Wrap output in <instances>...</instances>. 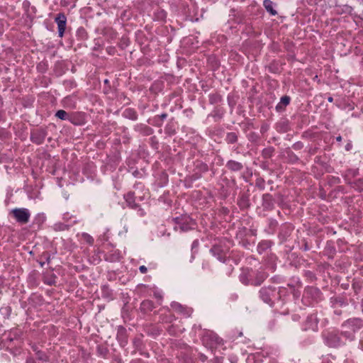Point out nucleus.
Instances as JSON below:
<instances>
[{
	"label": "nucleus",
	"instance_id": "14",
	"mask_svg": "<svg viewBox=\"0 0 363 363\" xmlns=\"http://www.w3.org/2000/svg\"><path fill=\"white\" fill-rule=\"evenodd\" d=\"M328 101H330V102H331V101H333V98H332V97H330V98L328 99Z\"/></svg>",
	"mask_w": 363,
	"mask_h": 363
},
{
	"label": "nucleus",
	"instance_id": "2",
	"mask_svg": "<svg viewBox=\"0 0 363 363\" xmlns=\"http://www.w3.org/2000/svg\"><path fill=\"white\" fill-rule=\"evenodd\" d=\"M57 24L58 35L60 38L64 35L66 28L67 18L64 13H59L55 19Z\"/></svg>",
	"mask_w": 363,
	"mask_h": 363
},
{
	"label": "nucleus",
	"instance_id": "7",
	"mask_svg": "<svg viewBox=\"0 0 363 363\" xmlns=\"http://www.w3.org/2000/svg\"><path fill=\"white\" fill-rule=\"evenodd\" d=\"M84 239L89 243H92L94 241V239L89 235L84 234L83 235Z\"/></svg>",
	"mask_w": 363,
	"mask_h": 363
},
{
	"label": "nucleus",
	"instance_id": "4",
	"mask_svg": "<svg viewBox=\"0 0 363 363\" xmlns=\"http://www.w3.org/2000/svg\"><path fill=\"white\" fill-rule=\"evenodd\" d=\"M228 166L230 169L235 171H238L242 169V164L235 161H230L228 163Z\"/></svg>",
	"mask_w": 363,
	"mask_h": 363
},
{
	"label": "nucleus",
	"instance_id": "9",
	"mask_svg": "<svg viewBox=\"0 0 363 363\" xmlns=\"http://www.w3.org/2000/svg\"><path fill=\"white\" fill-rule=\"evenodd\" d=\"M44 357H45V355H44V354H38V358H39L40 359H44Z\"/></svg>",
	"mask_w": 363,
	"mask_h": 363
},
{
	"label": "nucleus",
	"instance_id": "1",
	"mask_svg": "<svg viewBox=\"0 0 363 363\" xmlns=\"http://www.w3.org/2000/svg\"><path fill=\"white\" fill-rule=\"evenodd\" d=\"M11 213L18 222L23 224L28 222L30 216L29 211L26 208H15Z\"/></svg>",
	"mask_w": 363,
	"mask_h": 363
},
{
	"label": "nucleus",
	"instance_id": "6",
	"mask_svg": "<svg viewBox=\"0 0 363 363\" xmlns=\"http://www.w3.org/2000/svg\"><path fill=\"white\" fill-rule=\"evenodd\" d=\"M290 99L289 96H285L281 97V104H284V106H286L289 104Z\"/></svg>",
	"mask_w": 363,
	"mask_h": 363
},
{
	"label": "nucleus",
	"instance_id": "8",
	"mask_svg": "<svg viewBox=\"0 0 363 363\" xmlns=\"http://www.w3.org/2000/svg\"><path fill=\"white\" fill-rule=\"evenodd\" d=\"M139 269L142 274H145L147 271V267L144 265L140 266Z\"/></svg>",
	"mask_w": 363,
	"mask_h": 363
},
{
	"label": "nucleus",
	"instance_id": "12",
	"mask_svg": "<svg viewBox=\"0 0 363 363\" xmlns=\"http://www.w3.org/2000/svg\"><path fill=\"white\" fill-rule=\"evenodd\" d=\"M341 140H342V138H341V137H340V136H338V137L337 138V141H341Z\"/></svg>",
	"mask_w": 363,
	"mask_h": 363
},
{
	"label": "nucleus",
	"instance_id": "3",
	"mask_svg": "<svg viewBox=\"0 0 363 363\" xmlns=\"http://www.w3.org/2000/svg\"><path fill=\"white\" fill-rule=\"evenodd\" d=\"M264 6L266 10L269 12L272 15L274 16L277 14V11L273 9V3L270 0L264 1Z\"/></svg>",
	"mask_w": 363,
	"mask_h": 363
},
{
	"label": "nucleus",
	"instance_id": "11",
	"mask_svg": "<svg viewBox=\"0 0 363 363\" xmlns=\"http://www.w3.org/2000/svg\"><path fill=\"white\" fill-rule=\"evenodd\" d=\"M155 296L158 297L159 298H162V296L160 294H155Z\"/></svg>",
	"mask_w": 363,
	"mask_h": 363
},
{
	"label": "nucleus",
	"instance_id": "10",
	"mask_svg": "<svg viewBox=\"0 0 363 363\" xmlns=\"http://www.w3.org/2000/svg\"><path fill=\"white\" fill-rule=\"evenodd\" d=\"M26 363H35V362L33 359H29L27 360Z\"/></svg>",
	"mask_w": 363,
	"mask_h": 363
},
{
	"label": "nucleus",
	"instance_id": "13",
	"mask_svg": "<svg viewBox=\"0 0 363 363\" xmlns=\"http://www.w3.org/2000/svg\"><path fill=\"white\" fill-rule=\"evenodd\" d=\"M350 145L348 144L347 146H346V149L348 150L350 149Z\"/></svg>",
	"mask_w": 363,
	"mask_h": 363
},
{
	"label": "nucleus",
	"instance_id": "5",
	"mask_svg": "<svg viewBox=\"0 0 363 363\" xmlns=\"http://www.w3.org/2000/svg\"><path fill=\"white\" fill-rule=\"evenodd\" d=\"M55 116L62 120H67V113L64 110H59L57 111Z\"/></svg>",
	"mask_w": 363,
	"mask_h": 363
}]
</instances>
